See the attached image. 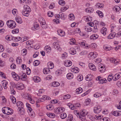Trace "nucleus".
Returning <instances> with one entry per match:
<instances>
[{
	"label": "nucleus",
	"mask_w": 121,
	"mask_h": 121,
	"mask_svg": "<svg viewBox=\"0 0 121 121\" xmlns=\"http://www.w3.org/2000/svg\"><path fill=\"white\" fill-rule=\"evenodd\" d=\"M47 115L48 117L51 118H53L55 116V115L54 113H50L47 114Z\"/></svg>",
	"instance_id": "33"
},
{
	"label": "nucleus",
	"mask_w": 121,
	"mask_h": 121,
	"mask_svg": "<svg viewBox=\"0 0 121 121\" xmlns=\"http://www.w3.org/2000/svg\"><path fill=\"white\" fill-rule=\"evenodd\" d=\"M34 81L36 82H40V78L37 76L34 77L33 78Z\"/></svg>",
	"instance_id": "25"
},
{
	"label": "nucleus",
	"mask_w": 121,
	"mask_h": 121,
	"mask_svg": "<svg viewBox=\"0 0 121 121\" xmlns=\"http://www.w3.org/2000/svg\"><path fill=\"white\" fill-rule=\"evenodd\" d=\"M26 105L27 107L28 108V110L30 112H31L32 111V109L30 107V105L28 103H26Z\"/></svg>",
	"instance_id": "51"
},
{
	"label": "nucleus",
	"mask_w": 121,
	"mask_h": 121,
	"mask_svg": "<svg viewBox=\"0 0 121 121\" xmlns=\"http://www.w3.org/2000/svg\"><path fill=\"white\" fill-rule=\"evenodd\" d=\"M99 76L98 77H97V78L96 79L97 80L98 79V80L99 81V84H103V83H106L107 82V81L106 79H102L100 78H99Z\"/></svg>",
	"instance_id": "4"
},
{
	"label": "nucleus",
	"mask_w": 121,
	"mask_h": 121,
	"mask_svg": "<svg viewBox=\"0 0 121 121\" xmlns=\"http://www.w3.org/2000/svg\"><path fill=\"white\" fill-rule=\"evenodd\" d=\"M16 87L17 89L19 90H22L24 88V86L23 85L22 83H17L16 85Z\"/></svg>",
	"instance_id": "6"
},
{
	"label": "nucleus",
	"mask_w": 121,
	"mask_h": 121,
	"mask_svg": "<svg viewBox=\"0 0 121 121\" xmlns=\"http://www.w3.org/2000/svg\"><path fill=\"white\" fill-rule=\"evenodd\" d=\"M113 114L114 116H117L121 115V111H116L113 112Z\"/></svg>",
	"instance_id": "15"
},
{
	"label": "nucleus",
	"mask_w": 121,
	"mask_h": 121,
	"mask_svg": "<svg viewBox=\"0 0 121 121\" xmlns=\"http://www.w3.org/2000/svg\"><path fill=\"white\" fill-rule=\"evenodd\" d=\"M70 97V95H69L68 94L64 96L63 99H66L69 98Z\"/></svg>",
	"instance_id": "52"
},
{
	"label": "nucleus",
	"mask_w": 121,
	"mask_h": 121,
	"mask_svg": "<svg viewBox=\"0 0 121 121\" xmlns=\"http://www.w3.org/2000/svg\"><path fill=\"white\" fill-rule=\"evenodd\" d=\"M82 91V89L81 87H79L76 90V91L77 94H79L81 93Z\"/></svg>",
	"instance_id": "31"
},
{
	"label": "nucleus",
	"mask_w": 121,
	"mask_h": 121,
	"mask_svg": "<svg viewBox=\"0 0 121 121\" xmlns=\"http://www.w3.org/2000/svg\"><path fill=\"white\" fill-rule=\"evenodd\" d=\"M15 20L16 22L19 23L21 24L22 22V20L20 17H15Z\"/></svg>",
	"instance_id": "17"
},
{
	"label": "nucleus",
	"mask_w": 121,
	"mask_h": 121,
	"mask_svg": "<svg viewBox=\"0 0 121 121\" xmlns=\"http://www.w3.org/2000/svg\"><path fill=\"white\" fill-rule=\"evenodd\" d=\"M92 18L91 17L89 16V17H87L86 18V21H87V22L89 21L91 22L92 20Z\"/></svg>",
	"instance_id": "56"
},
{
	"label": "nucleus",
	"mask_w": 121,
	"mask_h": 121,
	"mask_svg": "<svg viewBox=\"0 0 121 121\" xmlns=\"http://www.w3.org/2000/svg\"><path fill=\"white\" fill-rule=\"evenodd\" d=\"M69 51L70 53L72 55H74L76 53V51L75 49L73 48H70Z\"/></svg>",
	"instance_id": "19"
},
{
	"label": "nucleus",
	"mask_w": 121,
	"mask_h": 121,
	"mask_svg": "<svg viewBox=\"0 0 121 121\" xmlns=\"http://www.w3.org/2000/svg\"><path fill=\"white\" fill-rule=\"evenodd\" d=\"M101 95V93L98 92L96 93L94 95V96L96 97H98Z\"/></svg>",
	"instance_id": "49"
},
{
	"label": "nucleus",
	"mask_w": 121,
	"mask_h": 121,
	"mask_svg": "<svg viewBox=\"0 0 121 121\" xmlns=\"http://www.w3.org/2000/svg\"><path fill=\"white\" fill-rule=\"evenodd\" d=\"M75 32L77 33H80L81 32V30L79 28H76L75 30Z\"/></svg>",
	"instance_id": "64"
},
{
	"label": "nucleus",
	"mask_w": 121,
	"mask_h": 121,
	"mask_svg": "<svg viewBox=\"0 0 121 121\" xmlns=\"http://www.w3.org/2000/svg\"><path fill=\"white\" fill-rule=\"evenodd\" d=\"M84 29L86 31L88 32H90L92 30V29L91 27L89 26H85Z\"/></svg>",
	"instance_id": "22"
},
{
	"label": "nucleus",
	"mask_w": 121,
	"mask_h": 121,
	"mask_svg": "<svg viewBox=\"0 0 121 121\" xmlns=\"http://www.w3.org/2000/svg\"><path fill=\"white\" fill-rule=\"evenodd\" d=\"M42 19V21H41L40 22V24H41V26L43 28L46 29L47 27V24L44 20H43V19Z\"/></svg>",
	"instance_id": "8"
},
{
	"label": "nucleus",
	"mask_w": 121,
	"mask_h": 121,
	"mask_svg": "<svg viewBox=\"0 0 121 121\" xmlns=\"http://www.w3.org/2000/svg\"><path fill=\"white\" fill-rule=\"evenodd\" d=\"M51 47L49 46H46L44 48V49L46 50V51L48 52V50L51 51Z\"/></svg>",
	"instance_id": "50"
},
{
	"label": "nucleus",
	"mask_w": 121,
	"mask_h": 121,
	"mask_svg": "<svg viewBox=\"0 0 121 121\" xmlns=\"http://www.w3.org/2000/svg\"><path fill=\"white\" fill-rule=\"evenodd\" d=\"M10 98L13 104H15L16 102V99L13 96H10Z\"/></svg>",
	"instance_id": "18"
},
{
	"label": "nucleus",
	"mask_w": 121,
	"mask_h": 121,
	"mask_svg": "<svg viewBox=\"0 0 121 121\" xmlns=\"http://www.w3.org/2000/svg\"><path fill=\"white\" fill-rule=\"evenodd\" d=\"M101 109L99 107L97 108L95 107L94 109V112L96 113H98L101 111Z\"/></svg>",
	"instance_id": "10"
},
{
	"label": "nucleus",
	"mask_w": 121,
	"mask_h": 121,
	"mask_svg": "<svg viewBox=\"0 0 121 121\" xmlns=\"http://www.w3.org/2000/svg\"><path fill=\"white\" fill-rule=\"evenodd\" d=\"M49 71V69L48 68H46L45 69L44 68V69L43 70V73L45 74H47V72H48V71Z\"/></svg>",
	"instance_id": "54"
},
{
	"label": "nucleus",
	"mask_w": 121,
	"mask_h": 121,
	"mask_svg": "<svg viewBox=\"0 0 121 121\" xmlns=\"http://www.w3.org/2000/svg\"><path fill=\"white\" fill-rule=\"evenodd\" d=\"M72 71L74 73H78L79 71V69L77 67L73 68L71 69Z\"/></svg>",
	"instance_id": "21"
},
{
	"label": "nucleus",
	"mask_w": 121,
	"mask_h": 121,
	"mask_svg": "<svg viewBox=\"0 0 121 121\" xmlns=\"http://www.w3.org/2000/svg\"><path fill=\"white\" fill-rule=\"evenodd\" d=\"M4 50L3 46L2 45L0 44V52H3Z\"/></svg>",
	"instance_id": "59"
},
{
	"label": "nucleus",
	"mask_w": 121,
	"mask_h": 121,
	"mask_svg": "<svg viewBox=\"0 0 121 121\" xmlns=\"http://www.w3.org/2000/svg\"><path fill=\"white\" fill-rule=\"evenodd\" d=\"M98 37V36L96 35H93L90 36V39H91L95 40L97 39Z\"/></svg>",
	"instance_id": "23"
},
{
	"label": "nucleus",
	"mask_w": 121,
	"mask_h": 121,
	"mask_svg": "<svg viewBox=\"0 0 121 121\" xmlns=\"http://www.w3.org/2000/svg\"><path fill=\"white\" fill-rule=\"evenodd\" d=\"M16 61L17 63L20 64L22 61V60L21 58L20 57H17L16 60Z\"/></svg>",
	"instance_id": "43"
},
{
	"label": "nucleus",
	"mask_w": 121,
	"mask_h": 121,
	"mask_svg": "<svg viewBox=\"0 0 121 121\" xmlns=\"http://www.w3.org/2000/svg\"><path fill=\"white\" fill-rule=\"evenodd\" d=\"M116 35H117V34H116L115 32H112L109 35L108 37V38L109 39H112L115 36H116Z\"/></svg>",
	"instance_id": "7"
},
{
	"label": "nucleus",
	"mask_w": 121,
	"mask_h": 121,
	"mask_svg": "<svg viewBox=\"0 0 121 121\" xmlns=\"http://www.w3.org/2000/svg\"><path fill=\"white\" fill-rule=\"evenodd\" d=\"M113 76L112 75H109L108 78V80L109 82L110 81L112 78Z\"/></svg>",
	"instance_id": "55"
},
{
	"label": "nucleus",
	"mask_w": 121,
	"mask_h": 121,
	"mask_svg": "<svg viewBox=\"0 0 121 121\" xmlns=\"http://www.w3.org/2000/svg\"><path fill=\"white\" fill-rule=\"evenodd\" d=\"M67 117V115L65 113H63L61 114L60 117L62 119H64L65 118Z\"/></svg>",
	"instance_id": "37"
},
{
	"label": "nucleus",
	"mask_w": 121,
	"mask_h": 121,
	"mask_svg": "<svg viewBox=\"0 0 121 121\" xmlns=\"http://www.w3.org/2000/svg\"><path fill=\"white\" fill-rule=\"evenodd\" d=\"M96 6L98 8H103L104 7V5L103 4L100 3H97L96 5Z\"/></svg>",
	"instance_id": "36"
},
{
	"label": "nucleus",
	"mask_w": 121,
	"mask_h": 121,
	"mask_svg": "<svg viewBox=\"0 0 121 121\" xmlns=\"http://www.w3.org/2000/svg\"><path fill=\"white\" fill-rule=\"evenodd\" d=\"M75 41L74 39H71V41L69 42V43L71 45H73L75 44Z\"/></svg>",
	"instance_id": "45"
},
{
	"label": "nucleus",
	"mask_w": 121,
	"mask_h": 121,
	"mask_svg": "<svg viewBox=\"0 0 121 121\" xmlns=\"http://www.w3.org/2000/svg\"><path fill=\"white\" fill-rule=\"evenodd\" d=\"M91 102V100L90 99L88 98L86 100L85 102V104L86 105H88Z\"/></svg>",
	"instance_id": "46"
},
{
	"label": "nucleus",
	"mask_w": 121,
	"mask_h": 121,
	"mask_svg": "<svg viewBox=\"0 0 121 121\" xmlns=\"http://www.w3.org/2000/svg\"><path fill=\"white\" fill-rule=\"evenodd\" d=\"M59 4L61 5H64L65 4V2L63 0H60L58 2Z\"/></svg>",
	"instance_id": "39"
},
{
	"label": "nucleus",
	"mask_w": 121,
	"mask_h": 121,
	"mask_svg": "<svg viewBox=\"0 0 121 121\" xmlns=\"http://www.w3.org/2000/svg\"><path fill=\"white\" fill-rule=\"evenodd\" d=\"M69 18L71 20H74L75 17L73 14H70L69 15Z\"/></svg>",
	"instance_id": "27"
},
{
	"label": "nucleus",
	"mask_w": 121,
	"mask_h": 121,
	"mask_svg": "<svg viewBox=\"0 0 121 121\" xmlns=\"http://www.w3.org/2000/svg\"><path fill=\"white\" fill-rule=\"evenodd\" d=\"M67 105L69 106V108L72 110L76 108H75V106L71 104H68Z\"/></svg>",
	"instance_id": "26"
},
{
	"label": "nucleus",
	"mask_w": 121,
	"mask_h": 121,
	"mask_svg": "<svg viewBox=\"0 0 121 121\" xmlns=\"http://www.w3.org/2000/svg\"><path fill=\"white\" fill-rule=\"evenodd\" d=\"M34 62L35 65V66H37L40 64V61L38 60H36L34 61Z\"/></svg>",
	"instance_id": "53"
},
{
	"label": "nucleus",
	"mask_w": 121,
	"mask_h": 121,
	"mask_svg": "<svg viewBox=\"0 0 121 121\" xmlns=\"http://www.w3.org/2000/svg\"><path fill=\"white\" fill-rule=\"evenodd\" d=\"M16 65L14 63L12 64L11 65L10 67L11 68L13 69H15L16 68Z\"/></svg>",
	"instance_id": "62"
},
{
	"label": "nucleus",
	"mask_w": 121,
	"mask_h": 121,
	"mask_svg": "<svg viewBox=\"0 0 121 121\" xmlns=\"http://www.w3.org/2000/svg\"><path fill=\"white\" fill-rule=\"evenodd\" d=\"M101 116L99 115H96L95 117V118L96 120L102 119Z\"/></svg>",
	"instance_id": "44"
},
{
	"label": "nucleus",
	"mask_w": 121,
	"mask_h": 121,
	"mask_svg": "<svg viewBox=\"0 0 121 121\" xmlns=\"http://www.w3.org/2000/svg\"><path fill=\"white\" fill-rule=\"evenodd\" d=\"M99 70L101 73L104 72L105 70V67L103 66H101L100 68H99Z\"/></svg>",
	"instance_id": "29"
},
{
	"label": "nucleus",
	"mask_w": 121,
	"mask_h": 121,
	"mask_svg": "<svg viewBox=\"0 0 121 121\" xmlns=\"http://www.w3.org/2000/svg\"><path fill=\"white\" fill-rule=\"evenodd\" d=\"M26 74L24 73L23 75H22L21 76V80L22 81L25 80L26 79Z\"/></svg>",
	"instance_id": "34"
},
{
	"label": "nucleus",
	"mask_w": 121,
	"mask_h": 121,
	"mask_svg": "<svg viewBox=\"0 0 121 121\" xmlns=\"http://www.w3.org/2000/svg\"><path fill=\"white\" fill-rule=\"evenodd\" d=\"M48 16L49 17H52L53 16V14L52 12H49L48 13Z\"/></svg>",
	"instance_id": "58"
},
{
	"label": "nucleus",
	"mask_w": 121,
	"mask_h": 121,
	"mask_svg": "<svg viewBox=\"0 0 121 121\" xmlns=\"http://www.w3.org/2000/svg\"><path fill=\"white\" fill-rule=\"evenodd\" d=\"M19 108V111L22 114H23L25 113V110L23 108Z\"/></svg>",
	"instance_id": "48"
},
{
	"label": "nucleus",
	"mask_w": 121,
	"mask_h": 121,
	"mask_svg": "<svg viewBox=\"0 0 121 121\" xmlns=\"http://www.w3.org/2000/svg\"><path fill=\"white\" fill-rule=\"evenodd\" d=\"M67 121H72L73 119V115L71 114H69L67 118Z\"/></svg>",
	"instance_id": "30"
},
{
	"label": "nucleus",
	"mask_w": 121,
	"mask_h": 121,
	"mask_svg": "<svg viewBox=\"0 0 121 121\" xmlns=\"http://www.w3.org/2000/svg\"><path fill=\"white\" fill-rule=\"evenodd\" d=\"M58 34V35H60L61 36H63L65 35V32L61 30L60 29L58 30L57 31Z\"/></svg>",
	"instance_id": "14"
},
{
	"label": "nucleus",
	"mask_w": 121,
	"mask_h": 121,
	"mask_svg": "<svg viewBox=\"0 0 121 121\" xmlns=\"http://www.w3.org/2000/svg\"><path fill=\"white\" fill-rule=\"evenodd\" d=\"M54 47L55 49H57V50L59 51H61L62 50L61 48H60L59 44L57 42H54L52 44Z\"/></svg>",
	"instance_id": "5"
},
{
	"label": "nucleus",
	"mask_w": 121,
	"mask_h": 121,
	"mask_svg": "<svg viewBox=\"0 0 121 121\" xmlns=\"http://www.w3.org/2000/svg\"><path fill=\"white\" fill-rule=\"evenodd\" d=\"M7 112L6 114L7 115L11 114L13 113V111L12 108H10L9 109H8Z\"/></svg>",
	"instance_id": "28"
},
{
	"label": "nucleus",
	"mask_w": 121,
	"mask_h": 121,
	"mask_svg": "<svg viewBox=\"0 0 121 121\" xmlns=\"http://www.w3.org/2000/svg\"><path fill=\"white\" fill-rule=\"evenodd\" d=\"M96 13H97L98 14L99 16L100 17H102L103 16V13L101 11L98 10L96 11Z\"/></svg>",
	"instance_id": "40"
},
{
	"label": "nucleus",
	"mask_w": 121,
	"mask_h": 121,
	"mask_svg": "<svg viewBox=\"0 0 121 121\" xmlns=\"http://www.w3.org/2000/svg\"><path fill=\"white\" fill-rule=\"evenodd\" d=\"M17 105L18 108H23L24 106L23 103L20 101L17 102Z\"/></svg>",
	"instance_id": "12"
},
{
	"label": "nucleus",
	"mask_w": 121,
	"mask_h": 121,
	"mask_svg": "<svg viewBox=\"0 0 121 121\" xmlns=\"http://www.w3.org/2000/svg\"><path fill=\"white\" fill-rule=\"evenodd\" d=\"M77 79L79 81H81L82 80L83 77L82 75H78L77 77Z\"/></svg>",
	"instance_id": "38"
},
{
	"label": "nucleus",
	"mask_w": 121,
	"mask_h": 121,
	"mask_svg": "<svg viewBox=\"0 0 121 121\" xmlns=\"http://www.w3.org/2000/svg\"><path fill=\"white\" fill-rule=\"evenodd\" d=\"M72 63L71 61L69 60H66L64 62V65L66 66L69 67L72 65Z\"/></svg>",
	"instance_id": "9"
},
{
	"label": "nucleus",
	"mask_w": 121,
	"mask_h": 121,
	"mask_svg": "<svg viewBox=\"0 0 121 121\" xmlns=\"http://www.w3.org/2000/svg\"><path fill=\"white\" fill-rule=\"evenodd\" d=\"M49 68L50 69H52L54 67L53 64L52 63H50L48 64Z\"/></svg>",
	"instance_id": "42"
},
{
	"label": "nucleus",
	"mask_w": 121,
	"mask_h": 121,
	"mask_svg": "<svg viewBox=\"0 0 121 121\" xmlns=\"http://www.w3.org/2000/svg\"><path fill=\"white\" fill-rule=\"evenodd\" d=\"M89 55L92 59L95 58L97 56V54L95 52H91L89 54Z\"/></svg>",
	"instance_id": "13"
},
{
	"label": "nucleus",
	"mask_w": 121,
	"mask_h": 121,
	"mask_svg": "<svg viewBox=\"0 0 121 121\" xmlns=\"http://www.w3.org/2000/svg\"><path fill=\"white\" fill-rule=\"evenodd\" d=\"M89 66L91 70L95 71L96 70V69L95 66L92 63H90L89 64Z\"/></svg>",
	"instance_id": "11"
},
{
	"label": "nucleus",
	"mask_w": 121,
	"mask_h": 121,
	"mask_svg": "<svg viewBox=\"0 0 121 121\" xmlns=\"http://www.w3.org/2000/svg\"><path fill=\"white\" fill-rule=\"evenodd\" d=\"M85 11L86 12L89 13L93 12L94 11L93 9L91 8H89L85 9Z\"/></svg>",
	"instance_id": "24"
},
{
	"label": "nucleus",
	"mask_w": 121,
	"mask_h": 121,
	"mask_svg": "<svg viewBox=\"0 0 121 121\" xmlns=\"http://www.w3.org/2000/svg\"><path fill=\"white\" fill-rule=\"evenodd\" d=\"M107 29L104 27H103L101 29V32L103 35H105L106 33Z\"/></svg>",
	"instance_id": "16"
},
{
	"label": "nucleus",
	"mask_w": 121,
	"mask_h": 121,
	"mask_svg": "<svg viewBox=\"0 0 121 121\" xmlns=\"http://www.w3.org/2000/svg\"><path fill=\"white\" fill-rule=\"evenodd\" d=\"M6 24L8 27L11 29L14 28L16 26V23L13 21L11 20L7 21Z\"/></svg>",
	"instance_id": "2"
},
{
	"label": "nucleus",
	"mask_w": 121,
	"mask_h": 121,
	"mask_svg": "<svg viewBox=\"0 0 121 121\" xmlns=\"http://www.w3.org/2000/svg\"><path fill=\"white\" fill-rule=\"evenodd\" d=\"M24 7V9L22 12V15L28 17L29 15V13L31 11L29 7L27 5H25Z\"/></svg>",
	"instance_id": "1"
},
{
	"label": "nucleus",
	"mask_w": 121,
	"mask_h": 121,
	"mask_svg": "<svg viewBox=\"0 0 121 121\" xmlns=\"http://www.w3.org/2000/svg\"><path fill=\"white\" fill-rule=\"evenodd\" d=\"M8 83L6 81H4L3 83L2 86L5 89H6L7 88V87L6 86L8 84Z\"/></svg>",
	"instance_id": "32"
},
{
	"label": "nucleus",
	"mask_w": 121,
	"mask_h": 121,
	"mask_svg": "<svg viewBox=\"0 0 121 121\" xmlns=\"http://www.w3.org/2000/svg\"><path fill=\"white\" fill-rule=\"evenodd\" d=\"M39 26V25L37 23L35 24L34 25L33 27L34 28H35V29H37V28Z\"/></svg>",
	"instance_id": "60"
},
{
	"label": "nucleus",
	"mask_w": 121,
	"mask_h": 121,
	"mask_svg": "<svg viewBox=\"0 0 121 121\" xmlns=\"http://www.w3.org/2000/svg\"><path fill=\"white\" fill-rule=\"evenodd\" d=\"M109 119L108 118L105 117L100 120V121H109Z\"/></svg>",
	"instance_id": "57"
},
{
	"label": "nucleus",
	"mask_w": 121,
	"mask_h": 121,
	"mask_svg": "<svg viewBox=\"0 0 121 121\" xmlns=\"http://www.w3.org/2000/svg\"><path fill=\"white\" fill-rule=\"evenodd\" d=\"M19 32V30L18 29L13 30L12 31V33L13 34H17Z\"/></svg>",
	"instance_id": "47"
},
{
	"label": "nucleus",
	"mask_w": 121,
	"mask_h": 121,
	"mask_svg": "<svg viewBox=\"0 0 121 121\" xmlns=\"http://www.w3.org/2000/svg\"><path fill=\"white\" fill-rule=\"evenodd\" d=\"M60 85V83L58 82H54L52 83V86L54 87H56L59 86Z\"/></svg>",
	"instance_id": "35"
},
{
	"label": "nucleus",
	"mask_w": 121,
	"mask_h": 121,
	"mask_svg": "<svg viewBox=\"0 0 121 121\" xmlns=\"http://www.w3.org/2000/svg\"><path fill=\"white\" fill-rule=\"evenodd\" d=\"M12 74L13 78L15 79V78H16V75H17V74L14 72H13L12 73Z\"/></svg>",
	"instance_id": "63"
},
{
	"label": "nucleus",
	"mask_w": 121,
	"mask_h": 121,
	"mask_svg": "<svg viewBox=\"0 0 121 121\" xmlns=\"http://www.w3.org/2000/svg\"><path fill=\"white\" fill-rule=\"evenodd\" d=\"M65 108L63 107H58L57 108H55L54 110V112L56 114L61 113L64 112Z\"/></svg>",
	"instance_id": "3"
},
{
	"label": "nucleus",
	"mask_w": 121,
	"mask_h": 121,
	"mask_svg": "<svg viewBox=\"0 0 121 121\" xmlns=\"http://www.w3.org/2000/svg\"><path fill=\"white\" fill-rule=\"evenodd\" d=\"M73 77V74L71 73H68L67 75V77L68 79H71Z\"/></svg>",
	"instance_id": "20"
},
{
	"label": "nucleus",
	"mask_w": 121,
	"mask_h": 121,
	"mask_svg": "<svg viewBox=\"0 0 121 121\" xmlns=\"http://www.w3.org/2000/svg\"><path fill=\"white\" fill-rule=\"evenodd\" d=\"M115 8L116 12H117L118 11V12H119V10L121 9V8L118 6H116Z\"/></svg>",
	"instance_id": "61"
},
{
	"label": "nucleus",
	"mask_w": 121,
	"mask_h": 121,
	"mask_svg": "<svg viewBox=\"0 0 121 121\" xmlns=\"http://www.w3.org/2000/svg\"><path fill=\"white\" fill-rule=\"evenodd\" d=\"M84 111V110H82L80 111V114L82 115V117H84L86 115H87V114L85 113V112Z\"/></svg>",
	"instance_id": "41"
}]
</instances>
